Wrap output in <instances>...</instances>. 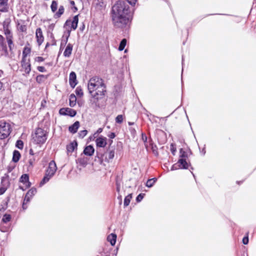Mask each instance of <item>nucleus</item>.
Instances as JSON below:
<instances>
[{
    "label": "nucleus",
    "instance_id": "obj_1",
    "mask_svg": "<svg viewBox=\"0 0 256 256\" xmlns=\"http://www.w3.org/2000/svg\"><path fill=\"white\" fill-rule=\"evenodd\" d=\"M130 16L129 6L124 1H118L112 7V22L116 27L123 28L126 25L130 22Z\"/></svg>",
    "mask_w": 256,
    "mask_h": 256
},
{
    "label": "nucleus",
    "instance_id": "obj_2",
    "mask_svg": "<svg viewBox=\"0 0 256 256\" xmlns=\"http://www.w3.org/2000/svg\"><path fill=\"white\" fill-rule=\"evenodd\" d=\"M88 92L96 100L102 98L105 95L106 86L104 80L96 76L91 78L88 84Z\"/></svg>",
    "mask_w": 256,
    "mask_h": 256
},
{
    "label": "nucleus",
    "instance_id": "obj_3",
    "mask_svg": "<svg viewBox=\"0 0 256 256\" xmlns=\"http://www.w3.org/2000/svg\"><path fill=\"white\" fill-rule=\"evenodd\" d=\"M32 142L36 144H42L47 139V132L41 128L36 129L34 134L32 135Z\"/></svg>",
    "mask_w": 256,
    "mask_h": 256
},
{
    "label": "nucleus",
    "instance_id": "obj_4",
    "mask_svg": "<svg viewBox=\"0 0 256 256\" xmlns=\"http://www.w3.org/2000/svg\"><path fill=\"white\" fill-rule=\"evenodd\" d=\"M56 169L57 167L56 162L54 160H52L49 163L48 167L46 171V175L40 182V184L42 185L48 182L50 178L54 174Z\"/></svg>",
    "mask_w": 256,
    "mask_h": 256
},
{
    "label": "nucleus",
    "instance_id": "obj_5",
    "mask_svg": "<svg viewBox=\"0 0 256 256\" xmlns=\"http://www.w3.org/2000/svg\"><path fill=\"white\" fill-rule=\"evenodd\" d=\"M10 132V125L4 121H0V139L6 138Z\"/></svg>",
    "mask_w": 256,
    "mask_h": 256
},
{
    "label": "nucleus",
    "instance_id": "obj_6",
    "mask_svg": "<svg viewBox=\"0 0 256 256\" xmlns=\"http://www.w3.org/2000/svg\"><path fill=\"white\" fill-rule=\"evenodd\" d=\"M188 167V164L186 162V158H180L178 162L174 164L172 168V170H176L178 169H187Z\"/></svg>",
    "mask_w": 256,
    "mask_h": 256
},
{
    "label": "nucleus",
    "instance_id": "obj_7",
    "mask_svg": "<svg viewBox=\"0 0 256 256\" xmlns=\"http://www.w3.org/2000/svg\"><path fill=\"white\" fill-rule=\"evenodd\" d=\"M12 217L9 214H4L2 218V219L1 222V226L0 228V230L2 232H5L8 231V228H6L3 224H7L8 222L11 220Z\"/></svg>",
    "mask_w": 256,
    "mask_h": 256
},
{
    "label": "nucleus",
    "instance_id": "obj_8",
    "mask_svg": "<svg viewBox=\"0 0 256 256\" xmlns=\"http://www.w3.org/2000/svg\"><path fill=\"white\" fill-rule=\"evenodd\" d=\"M59 112L62 115H67L70 116H74L76 114L75 110L68 108H61Z\"/></svg>",
    "mask_w": 256,
    "mask_h": 256
},
{
    "label": "nucleus",
    "instance_id": "obj_9",
    "mask_svg": "<svg viewBox=\"0 0 256 256\" xmlns=\"http://www.w3.org/2000/svg\"><path fill=\"white\" fill-rule=\"evenodd\" d=\"M22 66L26 74H29L30 70V64L28 59H24L22 60Z\"/></svg>",
    "mask_w": 256,
    "mask_h": 256
},
{
    "label": "nucleus",
    "instance_id": "obj_10",
    "mask_svg": "<svg viewBox=\"0 0 256 256\" xmlns=\"http://www.w3.org/2000/svg\"><path fill=\"white\" fill-rule=\"evenodd\" d=\"M36 36L37 43L40 46L42 44L44 40V37L42 34V30L40 28H39L36 30Z\"/></svg>",
    "mask_w": 256,
    "mask_h": 256
},
{
    "label": "nucleus",
    "instance_id": "obj_11",
    "mask_svg": "<svg viewBox=\"0 0 256 256\" xmlns=\"http://www.w3.org/2000/svg\"><path fill=\"white\" fill-rule=\"evenodd\" d=\"M78 15L75 16L72 20H67L66 22V25L70 26L71 25V27L73 30H76L78 26Z\"/></svg>",
    "mask_w": 256,
    "mask_h": 256
},
{
    "label": "nucleus",
    "instance_id": "obj_12",
    "mask_svg": "<svg viewBox=\"0 0 256 256\" xmlns=\"http://www.w3.org/2000/svg\"><path fill=\"white\" fill-rule=\"evenodd\" d=\"M20 182L24 184L25 186V188H28L30 186V183L29 182V177L28 174H24L20 178Z\"/></svg>",
    "mask_w": 256,
    "mask_h": 256
},
{
    "label": "nucleus",
    "instance_id": "obj_13",
    "mask_svg": "<svg viewBox=\"0 0 256 256\" xmlns=\"http://www.w3.org/2000/svg\"><path fill=\"white\" fill-rule=\"evenodd\" d=\"M69 83L72 88H74L77 84L76 74L72 72L70 74Z\"/></svg>",
    "mask_w": 256,
    "mask_h": 256
},
{
    "label": "nucleus",
    "instance_id": "obj_14",
    "mask_svg": "<svg viewBox=\"0 0 256 256\" xmlns=\"http://www.w3.org/2000/svg\"><path fill=\"white\" fill-rule=\"evenodd\" d=\"M96 146L104 148L106 145V138L104 137L100 136L96 140Z\"/></svg>",
    "mask_w": 256,
    "mask_h": 256
},
{
    "label": "nucleus",
    "instance_id": "obj_15",
    "mask_svg": "<svg viewBox=\"0 0 256 256\" xmlns=\"http://www.w3.org/2000/svg\"><path fill=\"white\" fill-rule=\"evenodd\" d=\"M72 48H73L72 44H68L66 46L65 48V50L64 52V56L65 57H67V58L70 57L72 54Z\"/></svg>",
    "mask_w": 256,
    "mask_h": 256
},
{
    "label": "nucleus",
    "instance_id": "obj_16",
    "mask_svg": "<svg viewBox=\"0 0 256 256\" xmlns=\"http://www.w3.org/2000/svg\"><path fill=\"white\" fill-rule=\"evenodd\" d=\"M94 152V147L90 145L86 146L84 150V154L88 156H92Z\"/></svg>",
    "mask_w": 256,
    "mask_h": 256
},
{
    "label": "nucleus",
    "instance_id": "obj_17",
    "mask_svg": "<svg viewBox=\"0 0 256 256\" xmlns=\"http://www.w3.org/2000/svg\"><path fill=\"white\" fill-rule=\"evenodd\" d=\"M79 127L80 122H79L76 121L72 125L69 126L68 130L70 132L75 134L76 132Z\"/></svg>",
    "mask_w": 256,
    "mask_h": 256
},
{
    "label": "nucleus",
    "instance_id": "obj_18",
    "mask_svg": "<svg viewBox=\"0 0 256 256\" xmlns=\"http://www.w3.org/2000/svg\"><path fill=\"white\" fill-rule=\"evenodd\" d=\"M8 0H0V12H6L8 10Z\"/></svg>",
    "mask_w": 256,
    "mask_h": 256
},
{
    "label": "nucleus",
    "instance_id": "obj_19",
    "mask_svg": "<svg viewBox=\"0 0 256 256\" xmlns=\"http://www.w3.org/2000/svg\"><path fill=\"white\" fill-rule=\"evenodd\" d=\"M0 50L4 51V52L7 53L6 45L4 42V37L1 35H0Z\"/></svg>",
    "mask_w": 256,
    "mask_h": 256
},
{
    "label": "nucleus",
    "instance_id": "obj_20",
    "mask_svg": "<svg viewBox=\"0 0 256 256\" xmlns=\"http://www.w3.org/2000/svg\"><path fill=\"white\" fill-rule=\"evenodd\" d=\"M116 235L114 234H111L108 236L107 240L109 242L112 246H114L116 242Z\"/></svg>",
    "mask_w": 256,
    "mask_h": 256
},
{
    "label": "nucleus",
    "instance_id": "obj_21",
    "mask_svg": "<svg viewBox=\"0 0 256 256\" xmlns=\"http://www.w3.org/2000/svg\"><path fill=\"white\" fill-rule=\"evenodd\" d=\"M76 98L75 95L74 94H70L69 98L70 106L71 107H74V106H76Z\"/></svg>",
    "mask_w": 256,
    "mask_h": 256
},
{
    "label": "nucleus",
    "instance_id": "obj_22",
    "mask_svg": "<svg viewBox=\"0 0 256 256\" xmlns=\"http://www.w3.org/2000/svg\"><path fill=\"white\" fill-rule=\"evenodd\" d=\"M76 142H72L67 146V150L68 152H72L77 148Z\"/></svg>",
    "mask_w": 256,
    "mask_h": 256
},
{
    "label": "nucleus",
    "instance_id": "obj_23",
    "mask_svg": "<svg viewBox=\"0 0 256 256\" xmlns=\"http://www.w3.org/2000/svg\"><path fill=\"white\" fill-rule=\"evenodd\" d=\"M30 52V48L28 47L24 48L22 51V60L27 59L26 56H28Z\"/></svg>",
    "mask_w": 256,
    "mask_h": 256
},
{
    "label": "nucleus",
    "instance_id": "obj_24",
    "mask_svg": "<svg viewBox=\"0 0 256 256\" xmlns=\"http://www.w3.org/2000/svg\"><path fill=\"white\" fill-rule=\"evenodd\" d=\"M48 78V76H45L43 74H40L36 78V81L38 83H41L44 82Z\"/></svg>",
    "mask_w": 256,
    "mask_h": 256
},
{
    "label": "nucleus",
    "instance_id": "obj_25",
    "mask_svg": "<svg viewBox=\"0 0 256 256\" xmlns=\"http://www.w3.org/2000/svg\"><path fill=\"white\" fill-rule=\"evenodd\" d=\"M114 156V150H109L106 153V158L108 160H112Z\"/></svg>",
    "mask_w": 256,
    "mask_h": 256
},
{
    "label": "nucleus",
    "instance_id": "obj_26",
    "mask_svg": "<svg viewBox=\"0 0 256 256\" xmlns=\"http://www.w3.org/2000/svg\"><path fill=\"white\" fill-rule=\"evenodd\" d=\"M20 152L17 150H14L13 152V158L12 160L14 162H17L18 161L20 158Z\"/></svg>",
    "mask_w": 256,
    "mask_h": 256
},
{
    "label": "nucleus",
    "instance_id": "obj_27",
    "mask_svg": "<svg viewBox=\"0 0 256 256\" xmlns=\"http://www.w3.org/2000/svg\"><path fill=\"white\" fill-rule=\"evenodd\" d=\"M132 198V194H129L125 198L124 200V206H127L129 204Z\"/></svg>",
    "mask_w": 256,
    "mask_h": 256
},
{
    "label": "nucleus",
    "instance_id": "obj_28",
    "mask_svg": "<svg viewBox=\"0 0 256 256\" xmlns=\"http://www.w3.org/2000/svg\"><path fill=\"white\" fill-rule=\"evenodd\" d=\"M156 179L154 178L148 180L146 183V186L148 188L152 186L156 182Z\"/></svg>",
    "mask_w": 256,
    "mask_h": 256
},
{
    "label": "nucleus",
    "instance_id": "obj_29",
    "mask_svg": "<svg viewBox=\"0 0 256 256\" xmlns=\"http://www.w3.org/2000/svg\"><path fill=\"white\" fill-rule=\"evenodd\" d=\"M36 192V188H31L26 193V195L30 198H32Z\"/></svg>",
    "mask_w": 256,
    "mask_h": 256
},
{
    "label": "nucleus",
    "instance_id": "obj_30",
    "mask_svg": "<svg viewBox=\"0 0 256 256\" xmlns=\"http://www.w3.org/2000/svg\"><path fill=\"white\" fill-rule=\"evenodd\" d=\"M126 39H123L121 41L120 46H119V48H118L119 50L122 51L124 49V48L126 45Z\"/></svg>",
    "mask_w": 256,
    "mask_h": 256
},
{
    "label": "nucleus",
    "instance_id": "obj_31",
    "mask_svg": "<svg viewBox=\"0 0 256 256\" xmlns=\"http://www.w3.org/2000/svg\"><path fill=\"white\" fill-rule=\"evenodd\" d=\"M31 198H32L30 197L29 196H28L26 194V195L22 205L23 208H26V207H25V204L30 201Z\"/></svg>",
    "mask_w": 256,
    "mask_h": 256
},
{
    "label": "nucleus",
    "instance_id": "obj_32",
    "mask_svg": "<svg viewBox=\"0 0 256 256\" xmlns=\"http://www.w3.org/2000/svg\"><path fill=\"white\" fill-rule=\"evenodd\" d=\"M76 95L82 96H83L82 90L80 87H77L76 90Z\"/></svg>",
    "mask_w": 256,
    "mask_h": 256
},
{
    "label": "nucleus",
    "instance_id": "obj_33",
    "mask_svg": "<svg viewBox=\"0 0 256 256\" xmlns=\"http://www.w3.org/2000/svg\"><path fill=\"white\" fill-rule=\"evenodd\" d=\"M124 120L123 116L122 114L118 115L116 118V121L117 123L121 124Z\"/></svg>",
    "mask_w": 256,
    "mask_h": 256
},
{
    "label": "nucleus",
    "instance_id": "obj_34",
    "mask_svg": "<svg viewBox=\"0 0 256 256\" xmlns=\"http://www.w3.org/2000/svg\"><path fill=\"white\" fill-rule=\"evenodd\" d=\"M180 158H185L187 156L186 153L182 150V148L180 149Z\"/></svg>",
    "mask_w": 256,
    "mask_h": 256
},
{
    "label": "nucleus",
    "instance_id": "obj_35",
    "mask_svg": "<svg viewBox=\"0 0 256 256\" xmlns=\"http://www.w3.org/2000/svg\"><path fill=\"white\" fill-rule=\"evenodd\" d=\"M7 42L8 45V47L10 50L12 49V36H8V37L7 38Z\"/></svg>",
    "mask_w": 256,
    "mask_h": 256
},
{
    "label": "nucleus",
    "instance_id": "obj_36",
    "mask_svg": "<svg viewBox=\"0 0 256 256\" xmlns=\"http://www.w3.org/2000/svg\"><path fill=\"white\" fill-rule=\"evenodd\" d=\"M87 132H87L86 130H81L78 133L79 136L80 138H84L86 135Z\"/></svg>",
    "mask_w": 256,
    "mask_h": 256
},
{
    "label": "nucleus",
    "instance_id": "obj_37",
    "mask_svg": "<svg viewBox=\"0 0 256 256\" xmlns=\"http://www.w3.org/2000/svg\"><path fill=\"white\" fill-rule=\"evenodd\" d=\"M24 144L22 141L20 140H18L16 142V146L20 149H22L23 148Z\"/></svg>",
    "mask_w": 256,
    "mask_h": 256
},
{
    "label": "nucleus",
    "instance_id": "obj_38",
    "mask_svg": "<svg viewBox=\"0 0 256 256\" xmlns=\"http://www.w3.org/2000/svg\"><path fill=\"white\" fill-rule=\"evenodd\" d=\"M78 161L79 164L83 166H85L87 164L86 160H85L84 158H79L78 160Z\"/></svg>",
    "mask_w": 256,
    "mask_h": 256
},
{
    "label": "nucleus",
    "instance_id": "obj_39",
    "mask_svg": "<svg viewBox=\"0 0 256 256\" xmlns=\"http://www.w3.org/2000/svg\"><path fill=\"white\" fill-rule=\"evenodd\" d=\"M51 8L53 12H55L57 8V4L55 2H52L51 5Z\"/></svg>",
    "mask_w": 256,
    "mask_h": 256
},
{
    "label": "nucleus",
    "instance_id": "obj_40",
    "mask_svg": "<svg viewBox=\"0 0 256 256\" xmlns=\"http://www.w3.org/2000/svg\"><path fill=\"white\" fill-rule=\"evenodd\" d=\"M144 194H138L136 198L137 202H140L144 198Z\"/></svg>",
    "mask_w": 256,
    "mask_h": 256
},
{
    "label": "nucleus",
    "instance_id": "obj_41",
    "mask_svg": "<svg viewBox=\"0 0 256 256\" xmlns=\"http://www.w3.org/2000/svg\"><path fill=\"white\" fill-rule=\"evenodd\" d=\"M170 150L172 152V154L174 155L175 154V152H176V148L175 147V146H174V144H171L170 145Z\"/></svg>",
    "mask_w": 256,
    "mask_h": 256
},
{
    "label": "nucleus",
    "instance_id": "obj_42",
    "mask_svg": "<svg viewBox=\"0 0 256 256\" xmlns=\"http://www.w3.org/2000/svg\"><path fill=\"white\" fill-rule=\"evenodd\" d=\"M242 242L244 244H248V236H246L243 238Z\"/></svg>",
    "mask_w": 256,
    "mask_h": 256
},
{
    "label": "nucleus",
    "instance_id": "obj_43",
    "mask_svg": "<svg viewBox=\"0 0 256 256\" xmlns=\"http://www.w3.org/2000/svg\"><path fill=\"white\" fill-rule=\"evenodd\" d=\"M37 69L40 72H45L46 71L45 68L42 66H38Z\"/></svg>",
    "mask_w": 256,
    "mask_h": 256
},
{
    "label": "nucleus",
    "instance_id": "obj_44",
    "mask_svg": "<svg viewBox=\"0 0 256 256\" xmlns=\"http://www.w3.org/2000/svg\"><path fill=\"white\" fill-rule=\"evenodd\" d=\"M4 33H5V34L6 35V38L8 37L9 36H12L10 30L8 29H6L4 30Z\"/></svg>",
    "mask_w": 256,
    "mask_h": 256
},
{
    "label": "nucleus",
    "instance_id": "obj_45",
    "mask_svg": "<svg viewBox=\"0 0 256 256\" xmlns=\"http://www.w3.org/2000/svg\"><path fill=\"white\" fill-rule=\"evenodd\" d=\"M64 12V8L62 6H61L58 12V16H60L61 14H62Z\"/></svg>",
    "mask_w": 256,
    "mask_h": 256
},
{
    "label": "nucleus",
    "instance_id": "obj_46",
    "mask_svg": "<svg viewBox=\"0 0 256 256\" xmlns=\"http://www.w3.org/2000/svg\"><path fill=\"white\" fill-rule=\"evenodd\" d=\"M6 187H3L2 186L0 188V194H3L6 190Z\"/></svg>",
    "mask_w": 256,
    "mask_h": 256
},
{
    "label": "nucleus",
    "instance_id": "obj_47",
    "mask_svg": "<svg viewBox=\"0 0 256 256\" xmlns=\"http://www.w3.org/2000/svg\"><path fill=\"white\" fill-rule=\"evenodd\" d=\"M126 0L130 4L132 5V4H136L137 0Z\"/></svg>",
    "mask_w": 256,
    "mask_h": 256
},
{
    "label": "nucleus",
    "instance_id": "obj_48",
    "mask_svg": "<svg viewBox=\"0 0 256 256\" xmlns=\"http://www.w3.org/2000/svg\"><path fill=\"white\" fill-rule=\"evenodd\" d=\"M108 136L110 138H114L116 136V135H115L114 133L111 132Z\"/></svg>",
    "mask_w": 256,
    "mask_h": 256
},
{
    "label": "nucleus",
    "instance_id": "obj_49",
    "mask_svg": "<svg viewBox=\"0 0 256 256\" xmlns=\"http://www.w3.org/2000/svg\"><path fill=\"white\" fill-rule=\"evenodd\" d=\"M36 58H37V61L38 62H42L44 60V58L41 56H38Z\"/></svg>",
    "mask_w": 256,
    "mask_h": 256
},
{
    "label": "nucleus",
    "instance_id": "obj_50",
    "mask_svg": "<svg viewBox=\"0 0 256 256\" xmlns=\"http://www.w3.org/2000/svg\"><path fill=\"white\" fill-rule=\"evenodd\" d=\"M30 154H31V155H34V151L33 150L32 148H30Z\"/></svg>",
    "mask_w": 256,
    "mask_h": 256
},
{
    "label": "nucleus",
    "instance_id": "obj_51",
    "mask_svg": "<svg viewBox=\"0 0 256 256\" xmlns=\"http://www.w3.org/2000/svg\"><path fill=\"white\" fill-rule=\"evenodd\" d=\"M102 131V128H99L97 130V133H100Z\"/></svg>",
    "mask_w": 256,
    "mask_h": 256
},
{
    "label": "nucleus",
    "instance_id": "obj_52",
    "mask_svg": "<svg viewBox=\"0 0 256 256\" xmlns=\"http://www.w3.org/2000/svg\"><path fill=\"white\" fill-rule=\"evenodd\" d=\"M70 4H71L72 6H74V1H73V0H70Z\"/></svg>",
    "mask_w": 256,
    "mask_h": 256
},
{
    "label": "nucleus",
    "instance_id": "obj_53",
    "mask_svg": "<svg viewBox=\"0 0 256 256\" xmlns=\"http://www.w3.org/2000/svg\"><path fill=\"white\" fill-rule=\"evenodd\" d=\"M2 83L0 82V90H1L2 88Z\"/></svg>",
    "mask_w": 256,
    "mask_h": 256
},
{
    "label": "nucleus",
    "instance_id": "obj_54",
    "mask_svg": "<svg viewBox=\"0 0 256 256\" xmlns=\"http://www.w3.org/2000/svg\"><path fill=\"white\" fill-rule=\"evenodd\" d=\"M116 189H117V191H118V192H119V191H120V186H118Z\"/></svg>",
    "mask_w": 256,
    "mask_h": 256
},
{
    "label": "nucleus",
    "instance_id": "obj_55",
    "mask_svg": "<svg viewBox=\"0 0 256 256\" xmlns=\"http://www.w3.org/2000/svg\"><path fill=\"white\" fill-rule=\"evenodd\" d=\"M134 123L133 122H128V124L129 125H132V124H133Z\"/></svg>",
    "mask_w": 256,
    "mask_h": 256
},
{
    "label": "nucleus",
    "instance_id": "obj_56",
    "mask_svg": "<svg viewBox=\"0 0 256 256\" xmlns=\"http://www.w3.org/2000/svg\"><path fill=\"white\" fill-rule=\"evenodd\" d=\"M2 73V70H0V77L1 76Z\"/></svg>",
    "mask_w": 256,
    "mask_h": 256
},
{
    "label": "nucleus",
    "instance_id": "obj_57",
    "mask_svg": "<svg viewBox=\"0 0 256 256\" xmlns=\"http://www.w3.org/2000/svg\"><path fill=\"white\" fill-rule=\"evenodd\" d=\"M120 199L121 200V199H122V196H120Z\"/></svg>",
    "mask_w": 256,
    "mask_h": 256
}]
</instances>
